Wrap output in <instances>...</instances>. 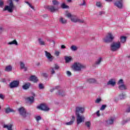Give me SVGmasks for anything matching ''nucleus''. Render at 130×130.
<instances>
[{
	"label": "nucleus",
	"instance_id": "nucleus-63",
	"mask_svg": "<svg viewBox=\"0 0 130 130\" xmlns=\"http://www.w3.org/2000/svg\"><path fill=\"white\" fill-rule=\"evenodd\" d=\"M52 42L54 44H55V42L54 41H52Z\"/></svg>",
	"mask_w": 130,
	"mask_h": 130
},
{
	"label": "nucleus",
	"instance_id": "nucleus-44",
	"mask_svg": "<svg viewBox=\"0 0 130 130\" xmlns=\"http://www.w3.org/2000/svg\"><path fill=\"white\" fill-rule=\"evenodd\" d=\"M59 53H60L59 51H55L54 53V55H55V56H59Z\"/></svg>",
	"mask_w": 130,
	"mask_h": 130
},
{
	"label": "nucleus",
	"instance_id": "nucleus-56",
	"mask_svg": "<svg viewBox=\"0 0 130 130\" xmlns=\"http://www.w3.org/2000/svg\"><path fill=\"white\" fill-rule=\"evenodd\" d=\"M80 6H86V2H85V1H84L83 4H80Z\"/></svg>",
	"mask_w": 130,
	"mask_h": 130
},
{
	"label": "nucleus",
	"instance_id": "nucleus-55",
	"mask_svg": "<svg viewBox=\"0 0 130 130\" xmlns=\"http://www.w3.org/2000/svg\"><path fill=\"white\" fill-rule=\"evenodd\" d=\"M126 111V112H130V107L127 108Z\"/></svg>",
	"mask_w": 130,
	"mask_h": 130
},
{
	"label": "nucleus",
	"instance_id": "nucleus-41",
	"mask_svg": "<svg viewBox=\"0 0 130 130\" xmlns=\"http://www.w3.org/2000/svg\"><path fill=\"white\" fill-rule=\"evenodd\" d=\"M39 88L41 90H42V89H44V85L42 83L39 84Z\"/></svg>",
	"mask_w": 130,
	"mask_h": 130
},
{
	"label": "nucleus",
	"instance_id": "nucleus-2",
	"mask_svg": "<svg viewBox=\"0 0 130 130\" xmlns=\"http://www.w3.org/2000/svg\"><path fill=\"white\" fill-rule=\"evenodd\" d=\"M53 6H48L47 9L50 11V12H53L57 11L58 10V5H59V2L56 0H53L52 1Z\"/></svg>",
	"mask_w": 130,
	"mask_h": 130
},
{
	"label": "nucleus",
	"instance_id": "nucleus-46",
	"mask_svg": "<svg viewBox=\"0 0 130 130\" xmlns=\"http://www.w3.org/2000/svg\"><path fill=\"white\" fill-rule=\"evenodd\" d=\"M55 89H59V86H56L55 87L52 88V89H51L50 90V92H53L54 90H55Z\"/></svg>",
	"mask_w": 130,
	"mask_h": 130
},
{
	"label": "nucleus",
	"instance_id": "nucleus-31",
	"mask_svg": "<svg viewBox=\"0 0 130 130\" xmlns=\"http://www.w3.org/2000/svg\"><path fill=\"white\" fill-rule=\"evenodd\" d=\"M70 49L72 51H77V50H78V47H77L76 46H75V45H72L70 47Z\"/></svg>",
	"mask_w": 130,
	"mask_h": 130
},
{
	"label": "nucleus",
	"instance_id": "nucleus-12",
	"mask_svg": "<svg viewBox=\"0 0 130 130\" xmlns=\"http://www.w3.org/2000/svg\"><path fill=\"white\" fill-rule=\"evenodd\" d=\"M114 5L118 9H122L123 8V4L122 3V0L117 1L115 2Z\"/></svg>",
	"mask_w": 130,
	"mask_h": 130
},
{
	"label": "nucleus",
	"instance_id": "nucleus-32",
	"mask_svg": "<svg viewBox=\"0 0 130 130\" xmlns=\"http://www.w3.org/2000/svg\"><path fill=\"white\" fill-rule=\"evenodd\" d=\"M9 45H12L14 44L15 45H18V42L16 40H14L13 41L8 43Z\"/></svg>",
	"mask_w": 130,
	"mask_h": 130
},
{
	"label": "nucleus",
	"instance_id": "nucleus-37",
	"mask_svg": "<svg viewBox=\"0 0 130 130\" xmlns=\"http://www.w3.org/2000/svg\"><path fill=\"white\" fill-rule=\"evenodd\" d=\"M13 109L9 108H7L6 109H5V112L6 113H9L10 112H13Z\"/></svg>",
	"mask_w": 130,
	"mask_h": 130
},
{
	"label": "nucleus",
	"instance_id": "nucleus-24",
	"mask_svg": "<svg viewBox=\"0 0 130 130\" xmlns=\"http://www.w3.org/2000/svg\"><path fill=\"white\" fill-rule=\"evenodd\" d=\"M38 42L40 45H45V44H46L45 42H44V41H43L41 38L38 39Z\"/></svg>",
	"mask_w": 130,
	"mask_h": 130
},
{
	"label": "nucleus",
	"instance_id": "nucleus-61",
	"mask_svg": "<svg viewBox=\"0 0 130 130\" xmlns=\"http://www.w3.org/2000/svg\"><path fill=\"white\" fill-rule=\"evenodd\" d=\"M106 2H112V0H105Z\"/></svg>",
	"mask_w": 130,
	"mask_h": 130
},
{
	"label": "nucleus",
	"instance_id": "nucleus-10",
	"mask_svg": "<svg viewBox=\"0 0 130 130\" xmlns=\"http://www.w3.org/2000/svg\"><path fill=\"white\" fill-rule=\"evenodd\" d=\"M71 22H73L74 23H84V20L79 19L76 15H73V16L72 17L71 19Z\"/></svg>",
	"mask_w": 130,
	"mask_h": 130
},
{
	"label": "nucleus",
	"instance_id": "nucleus-1",
	"mask_svg": "<svg viewBox=\"0 0 130 130\" xmlns=\"http://www.w3.org/2000/svg\"><path fill=\"white\" fill-rule=\"evenodd\" d=\"M86 66L79 62H76L72 66V69L75 72H80L83 70V69H85Z\"/></svg>",
	"mask_w": 130,
	"mask_h": 130
},
{
	"label": "nucleus",
	"instance_id": "nucleus-57",
	"mask_svg": "<svg viewBox=\"0 0 130 130\" xmlns=\"http://www.w3.org/2000/svg\"><path fill=\"white\" fill-rule=\"evenodd\" d=\"M66 46H64V45H62L61 46V48H62V49L66 48Z\"/></svg>",
	"mask_w": 130,
	"mask_h": 130
},
{
	"label": "nucleus",
	"instance_id": "nucleus-29",
	"mask_svg": "<svg viewBox=\"0 0 130 130\" xmlns=\"http://www.w3.org/2000/svg\"><path fill=\"white\" fill-rule=\"evenodd\" d=\"M59 22L61 23V24H66L67 22V20L62 17H60L59 20Z\"/></svg>",
	"mask_w": 130,
	"mask_h": 130
},
{
	"label": "nucleus",
	"instance_id": "nucleus-52",
	"mask_svg": "<svg viewBox=\"0 0 130 130\" xmlns=\"http://www.w3.org/2000/svg\"><path fill=\"white\" fill-rule=\"evenodd\" d=\"M97 116H100V111H98L96 113Z\"/></svg>",
	"mask_w": 130,
	"mask_h": 130
},
{
	"label": "nucleus",
	"instance_id": "nucleus-51",
	"mask_svg": "<svg viewBox=\"0 0 130 130\" xmlns=\"http://www.w3.org/2000/svg\"><path fill=\"white\" fill-rule=\"evenodd\" d=\"M26 4H27V5L29 6V7L31 8V9H32V10H34V7H33V6H32V5H31V4L29 3V2H26Z\"/></svg>",
	"mask_w": 130,
	"mask_h": 130
},
{
	"label": "nucleus",
	"instance_id": "nucleus-16",
	"mask_svg": "<svg viewBox=\"0 0 130 130\" xmlns=\"http://www.w3.org/2000/svg\"><path fill=\"white\" fill-rule=\"evenodd\" d=\"M74 122H75V116H72V119L68 122L64 123L66 125H72L74 124Z\"/></svg>",
	"mask_w": 130,
	"mask_h": 130
},
{
	"label": "nucleus",
	"instance_id": "nucleus-36",
	"mask_svg": "<svg viewBox=\"0 0 130 130\" xmlns=\"http://www.w3.org/2000/svg\"><path fill=\"white\" fill-rule=\"evenodd\" d=\"M61 8H62V9H69V6L66 5L64 3H62L61 4Z\"/></svg>",
	"mask_w": 130,
	"mask_h": 130
},
{
	"label": "nucleus",
	"instance_id": "nucleus-64",
	"mask_svg": "<svg viewBox=\"0 0 130 130\" xmlns=\"http://www.w3.org/2000/svg\"><path fill=\"white\" fill-rule=\"evenodd\" d=\"M16 2V3H18V2H19V0H14Z\"/></svg>",
	"mask_w": 130,
	"mask_h": 130
},
{
	"label": "nucleus",
	"instance_id": "nucleus-62",
	"mask_svg": "<svg viewBox=\"0 0 130 130\" xmlns=\"http://www.w3.org/2000/svg\"><path fill=\"white\" fill-rule=\"evenodd\" d=\"M67 2L68 3H71V2H72V0H67Z\"/></svg>",
	"mask_w": 130,
	"mask_h": 130
},
{
	"label": "nucleus",
	"instance_id": "nucleus-38",
	"mask_svg": "<svg viewBox=\"0 0 130 130\" xmlns=\"http://www.w3.org/2000/svg\"><path fill=\"white\" fill-rule=\"evenodd\" d=\"M54 69L53 68V67H51L50 69V72L51 74V75H54V74H55V71H54Z\"/></svg>",
	"mask_w": 130,
	"mask_h": 130
},
{
	"label": "nucleus",
	"instance_id": "nucleus-47",
	"mask_svg": "<svg viewBox=\"0 0 130 130\" xmlns=\"http://www.w3.org/2000/svg\"><path fill=\"white\" fill-rule=\"evenodd\" d=\"M36 119L37 121H39V120H41V117L40 116H37L36 117Z\"/></svg>",
	"mask_w": 130,
	"mask_h": 130
},
{
	"label": "nucleus",
	"instance_id": "nucleus-53",
	"mask_svg": "<svg viewBox=\"0 0 130 130\" xmlns=\"http://www.w3.org/2000/svg\"><path fill=\"white\" fill-rule=\"evenodd\" d=\"M0 98L1 99H4L5 98V96H4L3 94H0Z\"/></svg>",
	"mask_w": 130,
	"mask_h": 130
},
{
	"label": "nucleus",
	"instance_id": "nucleus-60",
	"mask_svg": "<svg viewBox=\"0 0 130 130\" xmlns=\"http://www.w3.org/2000/svg\"><path fill=\"white\" fill-rule=\"evenodd\" d=\"M102 14H104V12L101 11L100 12V15H102Z\"/></svg>",
	"mask_w": 130,
	"mask_h": 130
},
{
	"label": "nucleus",
	"instance_id": "nucleus-54",
	"mask_svg": "<svg viewBox=\"0 0 130 130\" xmlns=\"http://www.w3.org/2000/svg\"><path fill=\"white\" fill-rule=\"evenodd\" d=\"M2 6H4V2L0 1V7H2Z\"/></svg>",
	"mask_w": 130,
	"mask_h": 130
},
{
	"label": "nucleus",
	"instance_id": "nucleus-40",
	"mask_svg": "<svg viewBox=\"0 0 130 130\" xmlns=\"http://www.w3.org/2000/svg\"><path fill=\"white\" fill-rule=\"evenodd\" d=\"M95 6L98 7V8H102V4L100 2H96Z\"/></svg>",
	"mask_w": 130,
	"mask_h": 130
},
{
	"label": "nucleus",
	"instance_id": "nucleus-42",
	"mask_svg": "<svg viewBox=\"0 0 130 130\" xmlns=\"http://www.w3.org/2000/svg\"><path fill=\"white\" fill-rule=\"evenodd\" d=\"M120 99H119V96H116L114 98V101L115 102H118Z\"/></svg>",
	"mask_w": 130,
	"mask_h": 130
},
{
	"label": "nucleus",
	"instance_id": "nucleus-3",
	"mask_svg": "<svg viewBox=\"0 0 130 130\" xmlns=\"http://www.w3.org/2000/svg\"><path fill=\"white\" fill-rule=\"evenodd\" d=\"M121 46V44H120V42H114L111 43L110 45L111 50L112 51H117L119 48H120Z\"/></svg>",
	"mask_w": 130,
	"mask_h": 130
},
{
	"label": "nucleus",
	"instance_id": "nucleus-30",
	"mask_svg": "<svg viewBox=\"0 0 130 130\" xmlns=\"http://www.w3.org/2000/svg\"><path fill=\"white\" fill-rule=\"evenodd\" d=\"M29 87H30V84L29 83H26L23 85L22 88L24 90H27V89H29Z\"/></svg>",
	"mask_w": 130,
	"mask_h": 130
},
{
	"label": "nucleus",
	"instance_id": "nucleus-25",
	"mask_svg": "<svg viewBox=\"0 0 130 130\" xmlns=\"http://www.w3.org/2000/svg\"><path fill=\"white\" fill-rule=\"evenodd\" d=\"M4 127L5 128H7L8 130H13V129L12 128V127H13L12 124L4 125Z\"/></svg>",
	"mask_w": 130,
	"mask_h": 130
},
{
	"label": "nucleus",
	"instance_id": "nucleus-59",
	"mask_svg": "<svg viewBox=\"0 0 130 130\" xmlns=\"http://www.w3.org/2000/svg\"><path fill=\"white\" fill-rule=\"evenodd\" d=\"M58 95H61V96H63V94H62L61 93H60V91L58 92Z\"/></svg>",
	"mask_w": 130,
	"mask_h": 130
},
{
	"label": "nucleus",
	"instance_id": "nucleus-34",
	"mask_svg": "<svg viewBox=\"0 0 130 130\" xmlns=\"http://www.w3.org/2000/svg\"><path fill=\"white\" fill-rule=\"evenodd\" d=\"M119 98L120 99V100H122L123 99H125V94H123V93H121L119 95Z\"/></svg>",
	"mask_w": 130,
	"mask_h": 130
},
{
	"label": "nucleus",
	"instance_id": "nucleus-9",
	"mask_svg": "<svg viewBox=\"0 0 130 130\" xmlns=\"http://www.w3.org/2000/svg\"><path fill=\"white\" fill-rule=\"evenodd\" d=\"M45 56L49 61H52L54 57L51 55V54L47 51H45Z\"/></svg>",
	"mask_w": 130,
	"mask_h": 130
},
{
	"label": "nucleus",
	"instance_id": "nucleus-35",
	"mask_svg": "<svg viewBox=\"0 0 130 130\" xmlns=\"http://www.w3.org/2000/svg\"><path fill=\"white\" fill-rule=\"evenodd\" d=\"M91 121H86L85 122V125L87 126V127H90L91 125Z\"/></svg>",
	"mask_w": 130,
	"mask_h": 130
},
{
	"label": "nucleus",
	"instance_id": "nucleus-15",
	"mask_svg": "<svg viewBox=\"0 0 130 130\" xmlns=\"http://www.w3.org/2000/svg\"><path fill=\"white\" fill-rule=\"evenodd\" d=\"M18 111L22 116H25L26 115V110H25L24 108L21 107L18 109Z\"/></svg>",
	"mask_w": 130,
	"mask_h": 130
},
{
	"label": "nucleus",
	"instance_id": "nucleus-13",
	"mask_svg": "<svg viewBox=\"0 0 130 130\" xmlns=\"http://www.w3.org/2000/svg\"><path fill=\"white\" fill-rule=\"evenodd\" d=\"M20 84V82H19V81L18 80H15L12 81L10 84V87L11 88H17L19 86V84Z\"/></svg>",
	"mask_w": 130,
	"mask_h": 130
},
{
	"label": "nucleus",
	"instance_id": "nucleus-19",
	"mask_svg": "<svg viewBox=\"0 0 130 130\" xmlns=\"http://www.w3.org/2000/svg\"><path fill=\"white\" fill-rule=\"evenodd\" d=\"M102 61H103V58L101 57H100L95 61V64H96L97 66H99V64L101 63Z\"/></svg>",
	"mask_w": 130,
	"mask_h": 130
},
{
	"label": "nucleus",
	"instance_id": "nucleus-4",
	"mask_svg": "<svg viewBox=\"0 0 130 130\" xmlns=\"http://www.w3.org/2000/svg\"><path fill=\"white\" fill-rule=\"evenodd\" d=\"M9 6H6L4 9V11H8L9 13H13L14 12V9H15V6L13 4L12 0H9L8 2Z\"/></svg>",
	"mask_w": 130,
	"mask_h": 130
},
{
	"label": "nucleus",
	"instance_id": "nucleus-28",
	"mask_svg": "<svg viewBox=\"0 0 130 130\" xmlns=\"http://www.w3.org/2000/svg\"><path fill=\"white\" fill-rule=\"evenodd\" d=\"M129 121H130V118L129 117L126 118H125V117H124L123 120L122 121V123L123 124H124V123H127V122H129Z\"/></svg>",
	"mask_w": 130,
	"mask_h": 130
},
{
	"label": "nucleus",
	"instance_id": "nucleus-50",
	"mask_svg": "<svg viewBox=\"0 0 130 130\" xmlns=\"http://www.w3.org/2000/svg\"><path fill=\"white\" fill-rule=\"evenodd\" d=\"M4 31V27L0 26V34H2Z\"/></svg>",
	"mask_w": 130,
	"mask_h": 130
},
{
	"label": "nucleus",
	"instance_id": "nucleus-5",
	"mask_svg": "<svg viewBox=\"0 0 130 130\" xmlns=\"http://www.w3.org/2000/svg\"><path fill=\"white\" fill-rule=\"evenodd\" d=\"M117 85H118L119 90L120 91L127 90V86L124 84V81H123V79H120L118 80Z\"/></svg>",
	"mask_w": 130,
	"mask_h": 130
},
{
	"label": "nucleus",
	"instance_id": "nucleus-48",
	"mask_svg": "<svg viewBox=\"0 0 130 130\" xmlns=\"http://www.w3.org/2000/svg\"><path fill=\"white\" fill-rule=\"evenodd\" d=\"M53 68L54 69V70H58V69H59V67L58 66V65L55 64L54 68Z\"/></svg>",
	"mask_w": 130,
	"mask_h": 130
},
{
	"label": "nucleus",
	"instance_id": "nucleus-20",
	"mask_svg": "<svg viewBox=\"0 0 130 130\" xmlns=\"http://www.w3.org/2000/svg\"><path fill=\"white\" fill-rule=\"evenodd\" d=\"M87 81L88 82V83H90V84H95L97 83V80L94 78L89 79L87 80Z\"/></svg>",
	"mask_w": 130,
	"mask_h": 130
},
{
	"label": "nucleus",
	"instance_id": "nucleus-6",
	"mask_svg": "<svg viewBox=\"0 0 130 130\" xmlns=\"http://www.w3.org/2000/svg\"><path fill=\"white\" fill-rule=\"evenodd\" d=\"M76 116L77 125H79V124H81V123L85 122V120H86V117H85V116L84 115H76Z\"/></svg>",
	"mask_w": 130,
	"mask_h": 130
},
{
	"label": "nucleus",
	"instance_id": "nucleus-14",
	"mask_svg": "<svg viewBox=\"0 0 130 130\" xmlns=\"http://www.w3.org/2000/svg\"><path fill=\"white\" fill-rule=\"evenodd\" d=\"M107 85L114 87L116 85V81L114 79H111L107 82Z\"/></svg>",
	"mask_w": 130,
	"mask_h": 130
},
{
	"label": "nucleus",
	"instance_id": "nucleus-11",
	"mask_svg": "<svg viewBox=\"0 0 130 130\" xmlns=\"http://www.w3.org/2000/svg\"><path fill=\"white\" fill-rule=\"evenodd\" d=\"M37 109H40V110H44V111H48L49 110V108L45 104H42L38 106Z\"/></svg>",
	"mask_w": 130,
	"mask_h": 130
},
{
	"label": "nucleus",
	"instance_id": "nucleus-26",
	"mask_svg": "<svg viewBox=\"0 0 130 130\" xmlns=\"http://www.w3.org/2000/svg\"><path fill=\"white\" fill-rule=\"evenodd\" d=\"M26 100L28 101V102H30V103H33V102H34V97H28L26 98Z\"/></svg>",
	"mask_w": 130,
	"mask_h": 130
},
{
	"label": "nucleus",
	"instance_id": "nucleus-39",
	"mask_svg": "<svg viewBox=\"0 0 130 130\" xmlns=\"http://www.w3.org/2000/svg\"><path fill=\"white\" fill-rule=\"evenodd\" d=\"M101 101H102V99L101 98H98L95 101V103H96V104H99V103H101Z\"/></svg>",
	"mask_w": 130,
	"mask_h": 130
},
{
	"label": "nucleus",
	"instance_id": "nucleus-23",
	"mask_svg": "<svg viewBox=\"0 0 130 130\" xmlns=\"http://www.w3.org/2000/svg\"><path fill=\"white\" fill-rule=\"evenodd\" d=\"M20 68L24 70V72H26L27 70V67H25V64L23 62H20Z\"/></svg>",
	"mask_w": 130,
	"mask_h": 130
},
{
	"label": "nucleus",
	"instance_id": "nucleus-8",
	"mask_svg": "<svg viewBox=\"0 0 130 130\" xmlns=\"http://www.w3.org/2000/svg\"><path fill=\"white\" fill-rule=\"evenodd\" d=\"M114 39V36L111 34V32H109L106 35V37L104 39V41L105 42H111L112 40Z\"/></svg>",
	"mask_w": 130,
	"mask_h": 130
},
{
	"label": "nucleus",
	"instance_id": "nucleus-22",
	"mask_svg": "<svg viewBox=\"0 0 130 130\" xmlns=\"http://www.w3.org/2000/svg\"><path fill=\"white\" fill-rule=\"evenodd\" d=\"M65 16L68 18L69 19H72V17L74 16V15H72L71 13L66 11Z\"/></svg>",
	"mask_w": 130,
	"mask_h": 130
},
{
	"label": "nucleus",
	"instance_id": "nucleus-43",
	"mask_svg": "<svg viewBox=\"0 0 130 130\" xmlns=\"http://www.w3.org/2000/svg\"><path fill=\"white\" fill-rule=\"evenodd\" d=\"M107 106L106 105H102V106L101 107V109H100V110H102V111L104 110V109H105V108H106Z\"/></svg>",
	"mask_w": 130,
	"mask_h": 130
},
{
	"label": "nucleus",
	"instance_id": "nucleus-33",
	"mask_svg": "<svg viewBox=\"0 0 130 130\" xmlns=\"http://www.w3.org/2000/svg\"><path fill=\"white\" fill-rule=\"evenodd\" d=\"M114 121V119L113 118H111L110 119L107 121V123L108 124H112Z\"/></svg>",
	"mask_w": 130,
	"mask_h": 130
},
{
	"label": "nucleus",
	"instance_id": "nucleus-17",
	"mask_svg": "<svg viewBox=\"0 0 130 130\" xmlns=\"http://www.w3.org/2000/svg\"><path fill=\"white\" fill-rule=\"evenodd\" d=\"M65 61L67 63H69V62H71L72 60H73V58L72 56H65L64 57Z\"/></svg>",
	"mask_w": 130,
	"mask_h": 130
},
{
	"label": "nucleus",
	"instance_id": "nucleus-49",
	"mask_svg": "<svg viewBox=\"0 0 130 130\" xmlns=\"http://www.w3.org/2000/svg\"><path fill=\"white\" fill-rule=\"evenodd\" d=\"M67 75L68 76V77H71V76H72V73H71L70 71H67Z\"/></svg>",
	"mask_w": 130,
	"mask_h": 130
},
{
	"label": "nucleus",
	"instance_id": "nucleus-45",
	"mask_svg": "<svg viewBox=\"0 0 130 130\" xmlns=\"http://www.w3.org/2000/svg\"><path fill=\"white\" fill-rule=\"evenodd\" d=\"M41 76L44 78H47V77H48V75L45 73H42Z\"/></svg>",
	"mask_w": 130,
	"mask_h": 130
},
{
	"label": "nucleus",
	"instance_id": "nucleus-27",
	"mask_svg": "<svg viewBox=\"0 0 130 130\" xmlns=\"http://www.w3.org/2000/svg\"><path fill=\"white\" fill-rule=\"evenodd\" d=\"M13 70V67L11 66H6L5 68V71L6 72H11Z\"/></svg>",
	"mask_w": 130,
	"mask_h": 130
},
{
	"label": "nucleus",
	"instance_id": "nucleus-18",
	"mask_svg": "<svg viewBox=\"0 0 130 130\" xmlns=\"http://www.w3.org/2000/svg\"><path fill=\"white\" fill-rule=\"evenodd\" d=\"M30 81H32L34 83H37L38 82V78L35 76H32L29 78Z\"/></svg>",
	"mask_w": 130,
	"mask_h": 130
},
{
	"label": "nucleus",
	"instance_id": "nucleus-7",
	"mask_svg": "<svg viewBox=\"0 0 130 130\" xmlns=\"http://www.w3.org/2000/svg\"><path fill=\"white\" fill-rule=\"evenodd\" d=\"M85 111V107L81 106H77L76 107L75 115H78L83 114V113H84Z\"/></svg>",
	"mask_w": 130,
	"mask_h": 130
},
{
	"label": "nucleus",
	"instance_id": "nucleus-21",
	"mask_svg": "<svg viewBox=\"0 0 130 130\" xmlns=\"http://www.w3.org/2000/svg\"><path fill=\"white\" fill-rule=\"evenodd\" d=\"M125 41H126V37L121 36L120 37V43H125Z\"/></svg>",
	"mask_w": 130,
	"mask_h": 130
},
{
	"label": "nucleus",
	"instance_id": "nucleus-58",
	"mask_svg": "<svg viewBox=\"0 0 130 130\" xmlns=\"http://www.w3.org/2000/svg\"><path fill=\"white\" fill-rule=\"evenodd\" d=\"M36 66L37 67H39V66H40V62H38L36 63Z\"/></svg>",
	"mask_w": 130,
	"mask_h": 130
}]
</instances>
